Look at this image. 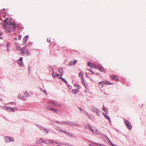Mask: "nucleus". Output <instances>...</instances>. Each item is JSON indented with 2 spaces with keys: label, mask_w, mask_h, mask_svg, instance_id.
I'll list each match as a JSON object with an SVG mask.
<instances>
[{
  "label": "nucleus",
  "mask_w": 146,
  "mask_h": 146,
  "mask_svg": "<svg viewBox=\"0 0 146 146\" xmlns=\"http://www.w3.org/2000/svg\"><path fill=\"white\" fill-rule=\"evenodd\" d=\"M10 21L8 18L5 19L4 21V29L6 33H10L14 31L16 28V25L14 23L9 24Z\"/></svg>",
  "instance_id": "obj_1"
},
{
  "label": "nucleus",
  "mask_w": 146,
  "mask_h": 146,
  "mask_svg": "<svg viewBox=\"0 0 146 146\" xmlns=\"http://www.w3.org/2000/svg\"><path fill=\"white\" fill-rule=\"evenodd\" d=\"M28 46L26 45L22 48L21 50V54L22 55H24L25 54H26L28 56L30 54V52L27 50V49L26 48Z\"/></svg>",
  "instance_id": "obj_2"
},
{
  "label": "nucleus",
  "mask_w": 146,
  "mask_h": 146,
  "mask_svg": "<svg viewBox=\"0 0 146 146\" xmlns=\"http://www.w3.org/2000/svg\"><path fill=\"white\" fill-rule=\"evenodd\" d=\"M3 109L8 111H12L14 112L15 111L17 110V109L16 108H13L9 106H4L3 107Z\"/></svg>",
  "instance_id": "obj_3"
},
{
  "label": "nucleus",
  "mask_w": 146,
  "mask_h": 146,
  "mask_svg": "<svg viewBox=\"0 0 146 146\" xmlns=\"http://www.w3.org/2000/svg\"><path fill=\"white\" fill-rule=\"evenodd\" d=\"M124 121L125 124L127 128L129 129H131L132 128V127L131 126L130 123L127 120L125 119H124Z\"/></svg>",
  "instance_id": "obj_4"
},
{
  "label": "nucleus",
  "mask_w": 146,
  "mask_h": 146,
  "mask_svg": "<svg viewBox=\"0 0 146 146\" xmlns=\"http://www.w3.org/2000/svg\"><path fill=\"white\" fill-rule=\"evenodd\" d=\"M49 104L52 106H55L57 108L59 107L60 106V105L59 104L57 103L56 102L53 101L50 102Z\"/></svg>",
  "instance_id": "obj_5"
},
{
  "label": "nucleus",
  "mask_w": 146,
  "mask_h": 146,
  "mask_svg": "<svg viewBox=\"0 0 146 146\" xmlns=\"http://www.w3.org/2000/svg\"><path fill=\"white\" fill-rule=\"evenodd\" d=\"M79 76L81 79L82 83L86 87L85 85L84 84V79L83 78V72H80L79 74Z\"/></svg>",
  "instance_id": "obj_6"
},
{
  "label": "nucleus",
  "mask_w": 146,
  "mask_h": 146,
  "mask_svg": "<svg viewBox=\"0 0 146 146\" xmlns=\"http://www.w3.org/2000/svg\"><path fill=\"white\" fill-rule=\"evenodd\" d=\"M21 38L20 37L18 38H15L14 39V42L15 45L17 44H19V43L21 40Z\"/></svg>",
  "instance_id": "obj_7"
},
{
  "label": "nucleus",
  "mask_w": 146,
  "mask_h": 146,
  "mask_svg": "<svg viewBox=\"0 0 146 146\" xmlns=\"http://www.w3.org/2000/svg\"><path fill=\"white\" fill-rule=\"evenodd\" d=\"M77 62V60H71L70 62L69 65L70 66H73L75 65Z\"/></svg>",
  "instance_id": "obj_8"
},
{
  "label": "nucleus",
  "mask_w": 146,
  "mask_h": 146,
  "mask_svg": "<svg viewBox=\"0 0 146 146\" xmlns=\"http://www.w3.org/2000/svg\"><path fill=\"white\" fill-rule=\"evenodd\" d=\"M110 77L111 78L114 80H115L116 81H119V80L118 79V77H117V76H116L115 75H113L111 76H110Z\"/></svg>",
  "instance_id": "obj_9"
},
{
  "label": "nucleus",
  "mask_w": 146,
  "mask_h": 146,
  "mask_svg": "<svg viewBox=\"0 0 146 146\" xmlns=\"http://www.w3.org/2000/svg\"><path fill=\"white\" fill-rule=\"evenodd\" d=\"M103 83L104 85H112L113 84V83H110L109 81H101L100 82V83Z\"/></svg>",
  "instance_id": "obj_10"
},
{
  "label": "nucleus",
  "mask_w": 146,
  "mask_h": 146,
  "mask_svg": "<svg viewBox=\"0 0 146 146\" xmlns=\"http://www.w3.org/2000/svg\"><path fill=\"white\" fill-rule=\"evenodd\" d=\"M28 37L29 36L26 35L25 36V37L23 38V44H25L27 43Z\"/></svg>",
  "instance_id": "obj_11"
},
{
  "label": "nucleus",
  "mask_w": 146,
  "mask_h": 146,
  "mask_svg": "<svg viewBox=\"0 0 146 146\" xmlns=\"http://www.w3.org/2000/svg\"><path fill=\"white\" fill-rule=\"evenodd\" d=\"M47 108L48 110L53 111H54L56 113H58V112H59V110H57L53 108H51L49 106L48 107V108Z\"/></svg>",
  "instance_id": "obj_12"
},
{
  "label": "nucleus",
  "mask_w": 146,
  "mask_h": 146,
  "mask_svg": "<svg viewBox=\"0 0 146 146\" xmlns=\"http://www.w3.org/2000/svg\"><path fill=\"white\" fill-rule=\"evenodd\" d=\"M92 111L96 113L98 115H99L100 114V111L96 108H94L92 110Z\"/></svg>",
  "instance_id": "obj_13"
},
{
  "label": "nucleus",
  "mask_w": 146,
  "mask_h": 146,
  "mask_svg": "<svg viewBox=\"0 0 146 146\" xmlns=\"http://www.w3.org/2000/svg\"><path fill=\"white\" fill-rule=\"evenodd\" d=\"M26 96H24L23 94H20L19 96V98L23 100H26Z\"/></svg>",
  "instance_id": "obj_14"
},
{
  "label": "nucleus",
  "mask_w": 146,
  "mask_h": 146,
  "mask_svg": "<svg viewBox=\"0 0 146 146\" xmlns=\"http://www.w3.org/2000/svg\"><path fill=\"white\" fill-rule=\"evenodd\" d=\"M52 76L53 78H54L56 77H59L60 75L59 74H57L56 73L54 72L53 70V73L52 74Z\"/></svg>",
  "instance_id": "obj_15"
},
{
  "label": "nucleus",
  "mask_w": 146,
  "mask_h": 146,
  "mask_svg": "<svg viewBox=\"0 0 146 146\" xmlns=\"http://www.w3.org/2000/svg\"><path fill=\"white\" fill-rule=\"evenodd\" d=\"M6 139V141L7 142H11L13 141V138L11 137H7Z\"/></svg>",
  "instance_id": "obj_16"
},
{
  "label": "nucleus",
  "mask_w": 146,
  "mask_h": 146,
  "mask_svg": "<svg viewBox=\"0 0 146 146\" xmlns=\"http://www.w3.org/2000/svg\"><path fill=\"white\" fill-rule=\"evenodd\" d=\"M97 69H99L102 72H104L105 70L104 68L101 66H97Z\"/></svg>",
  "instance_id": "obj_17"
},
{
  "label": "nucleus",
  "mask_w": 146,
  "mask_h": 146,
  "mask_svg": "<svg viewBox=\"0 0 146 146\" xmlns=\"http://www.w3.org/2000/svg\"><path fill=\"white\" fill-rule=\"evenodd\" d=\"M15 46L16 48V49L17 50H21L22 49V48H21V47L20 46L19 44H17L15 45Z\"/></svg>",
  "instance_id": "obj_18"
},
{
  "label": "nucleus",
  "mask_w": 146,
  "mask_h": 146,
  "mask_svg": "<svg viewBox=\"0 0 146 146\" xmlns=\"http://www.w3.org/2000/svg\"><path fill=\"white\" fill-rule=\"evenodd\" d=\"M62 75H63L62 74L61 75H60V76H59V77H58V78H59V79H61L62 80V81H63V82H65V83H67V82H66V81L64 79V78H62V77H61V76H62Z\"/></svg>",
  "instance_id": "obj_19"
},
{
  "label": "nucleus",
  "mask_w": 146,
  "mask_h": 146,
  "mask_svg": "<svg viewBox=\"0 0 146 146\" xmlns=\"http://www.w3.org/2000/svg\"><path fill=\"white\" fill-rule=\"evenodd\" d=\"M61 131L64 132L65 133L66 135H68L69 136H72V135L71 133H70L68 132H67L66 131H64L62 130H61Z\"/></svg>",
  "instance_id": "obj_20"
},
{
  "label": "nucleus",
  "mask_w": 146,
  "mask_h": 146,
  "mask_svg": "<svg viewBox=\"0 0 146 146\" xmlns=\"http://www.w3.org/2000/svg\"><path fill=\"white\" fill-rule=\"evenodd\" d=\"M11 44L9 43H8L7 44H6V47H7V51H9V48L10 47V46H11Z\"/></svg>",
  "instance_id": "obj_21"
},
{
  "label": "nucleus",
  "mask_w": 146,
  "mask_h": 146,
  "mask_svg": "<svg viewBox=\"0 0 146 146\" xmlns=\"http://www.w3.org/2000/svg\"><path fill=\"white\" fill-rule=\"evenodd\" d=\"M104 116V117L107 118L110 121V118L109 117L108 115L107 114H103Z\"/></svg>",
  "instance_id": "obj_22"
},
{
  "label": "nucleus",
  "mask_w": 146,
  "mask_h": 146,
  "mask_svg": "<svg viewBox=\"0 0 146 146\" xmlns=\"http://www.w3.org/2000/svg\"><path fill=\"white\" fill-rule=\"evenodd\" d=\"M102 110L105 111L106 113H108V110L107 108H106L104 107V105L103 106Z\"/></svg>",
  "instance_id": "obj_23"
},
{
  "label": "nucleus",
  "mask_w": 146,
  "mask_h": 146,
  "mask_svg": "<svg viewBox=\"0 0 146 146\" xmlns=\"http://www.w3.org/2000/svg\"><path fill=\"white\" fill-rule=\"evenodd\" d=\"M85 127L88 129H90V130H91V126H89L88 124L85 125Z\"/></svg>",
  "instance_id": "obj_24"
},
{
  "label": "nucleus",
  "mask_w": 146,
  "mask_h": 146,
  "mask_svg": "<svg viewBox=\"0 0 146 146\" xmlns=\"http://www.w3.org/2000/svg\"><path fill=\"white\" fill-rule=\"evenodd\" d=\"M43 142V141L41 139L38 140L36 141V143L38 144L41 143Z\"/></svg>",
  "instance_id": "obj_25"
},
{
  "label": "nucleus",
  "mask_w": 146,
  "mask_h": 146,
  "mask_svg": "<svg viewBox=\"0 0 146 146\" xmlns=\"http://www.w3.org/2000/svg\"><path fill=\"white\" fill-rule=\"evenodd\" d=\"M26 94L27 95V96H31L32 94V93L30 92H28L27 91H26Z\"/></svg>",
  "instance_id": "obj_26"
},
{
  "label": "nucleus",
  "mask_w": 146,
  "mask_h": 146,
  "mask_svg": "<svg viewBox=\"0 0 146 146\" xmlns=\"http://www.w3.org/2000/svg\"><path fill=\"white\" fill-rule=\"evenodd\" d=\"M100 88H102L104 85L103 84V83H100V82H99L98 84Z\"/></svg>",
  "instance_id": "obj_27"
},
{
  "label": "nucleus",
  "mask_w": 146,
  "mask_h": 146,
  "mask_svg": "<svg viewBox=\"0 0 146 146\" xmlns=\"http://www.w3.org/2000/svg\"><path fill=\"white\" fill-rule=\"evenodd\" d=\"M59 72L60 73H61L63 72V69L62 68H60L59 69V70H58Z\"/></svg>",
  "instance_id": "obj_28"
},
{
  "label": "nucleus",
  "mask_w": 146,
  "mask_h": 146,
  "mask_svg": "<svg viewBox=\"0 0 146 146\" xmlns=\"http://www.w3.org/2000/svg\"><path fill=\"white\" fill-rule=\"evenodd\" d=\"M18 63L20 65H22L23 64L22 61H18Z\"/></svg>",
  "instance_id": "obj_29"
},
{
  "label": "nucleus",
  "mask_w": 146,
  "mask_h": 146,
  "mask_svg": "<svg viewBox=\"0 0 146 146\" xmlns=\"http://www.w3.org/2000/svg\"><path fill=\"white\" fill-rule=\"evenodd\" d=\"M92 68H97V67L95 65H92Z\"/></svg>",
  "instance_id": "obj_30"
},
{
  "label": "nucleus",
  "mask_w": 146,
  "mask_h": 146,
  "mask_svg": "<svg viewBox=\"0 0 146 146\" xmlns=\"http://www.w3.org/2000/svg\"><path fill=\"white\" fill-rule=\"evenodd\" d=\"M72 91L74 93H77V91L76 90H73Z\"/></svg>",
  "instance_id": "obj_31"
},
{
  "label": "nucleus",
  "mask_w": 146,
  "mask_h": 146,
  "mask_svg": "<svg viewBox=\"0 0 146 146\" xmlns=\"http://www.w3.org/2000/svg\"><path fill=\"white\" fill-rule=\"evenodd\" d=\"M88 65L90 66V67H91V63H90V62H88Z\"/></svg>",
  "instance_id": "obj_32"
},
{
  "label": "nucleus",
  "mask_w": 146,
  "mask_h": 146,
  "mask_svg": "<svg viewBox=\"0 0 146 146\" xmlns=\"http://www.w3.org/2000/svg\"><path fill=\"white\" fill-rule=\"evenodd\" d=\"M23 59V58L22 57H21L20 58V59H19V60H18L19 61H22Z\"/></svg>",
  "instance_id": "obj_33"
},
{
  "label": "nucleus",
  "mask_w": 146,
  "mask_h": 146,
  "mask_svg": "<svg viewBox=\"0 0 146 146\" xmlns=\"http://www.w3.org/2000/svg\"><path fill=\"white\" fill-rule=\"evenodd\" d=\"M41 90L43 92H44V93H45V94H46V90H44V91H42V89Z\"/></svg>",
  "instance_id": "obj_34"
},
{
  "label": "nucleus",
  "mask_w": 146,
  "mask_h": 146,
  "mask_svg": "<svg viewBox=\"0 0 146 146\" xmlns=\"http://www.w3.org/2000/svg\"><path fill=\"white\" fill-rule=\"evenodd\" d=\"M63 123L64 124H68V122H66L65 121H64L63 122Z\"/></svg>",
  "instance_id": "obj_35"
},
{
  "label": "nucleus",
  "mask_w": 146,
  "mask_h": 146,
  "mask_svg": "<svg viewBox=\"0 0 146 146\" xmlns=\"http://www.w3.org/2000/svg\"><path fill=\"white\" fill-rule=\"evenodd\" d=\"M3 101V99L1 98H0V102H2Z\"/></svg>",
  "instance_id": "obj_36"
},
{
  "label": "nucleus",
  "mask_w": 146,
  "mask_h": 146,
  "mask_svg": "<svg viewBox=\"0 0 146 146\" xmlns=\"http://www.w3.org/2000/svg\"><path fill=\"white\" fill-rule=\"evenodd\" d=\"M110 143H111V144L113 146H113V144L111 142V141H110Z\"/></svg>",
  "instance_id": "obj_37"
},
{
  "label": "nucleus",
  "mask_w": 146,
  "mask_h": 146,
  "mask_svg": "<svg viewBox=\"0 0 146 146\" xmlns=\"http://www.w3.org/2000/svg\"><path fill=\"white\" fill-rule=\"evenodd\" d=\"M79 110L80 111H81L82 110L81 108H79Z\"/></svg>",
  "instance_id": "obj_38"
},
{
  "label": "nucleus",
  "mask_w": 146,
  "mask_h": 146,
  "mask_svg": "<svg viewBox=\"0 0 146 146\" xmlns=\"http://www.w3.org/2000/svg\"><path fill=\"white\" fill-rule=\"evenodd\" d=\"M86 75L87 77H88V76L87 74H86Z\"/></svg>",
  "instance_id": "obj_39"
},
{
  "label": "nucleus",
  "mask_w": 146,
  "mask_h": 146,
  "mask_svg": "<svg viewBox=\"0 0 146 146\" xmlns=\"http://www.w3.org/2000/svg\"><path fill=\"white\" fill-rule=\"evenodd\" d=\"M90 72H91V70H90Z\"/></svg>",
  "instance_id": "obj_40"
},
{
  "label": "nucleus",
  "mask_w": 146,
  "mask_h": 146,
  "mask_svg": "<svg viewBox=\"0 0 146 146\" xmlns=\"http://www.w3.org/2000/svg\"><path fill=\"white\" fill-rule=\"evenodd\" d=\"M57 146H61L60 145H57Z\"/></svg>",
  "instance_id": "obj_41"
},
{
  "label": "nucleus",
  "mask_w": 146,
  "mask_h": 146,
  "mask_svg": "<svg viewBox=\"0 0 146 146\" xmlns=\"http://www.w3.org/2000/svg\"><path fill=\"white\" fill-rule=\"evenodd\" d=\"M92 131H93V130H92Z\"/></svg>",
  "instance_id": "obj_42"
}]
</instances>
